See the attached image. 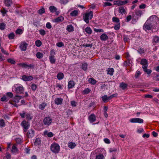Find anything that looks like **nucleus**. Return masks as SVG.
Masks as SVG:
<instances>
[{
    "label": "nucleus",
    "instance_id": "obj_57",
    "mask_svg": "<svg viewBox=\"0 0 159 159\" xmlns=\"http://www.w3.org/2000/svg\"><path fill=\"white\" fill-rule=\"evenodd\" d=\"M22 30L20 29H17L16 31V33L17 34H20L22 33Z\"/></svg>",
    "mask_w": 159,
    "mask_h": 159
},
{
    "label": "nucleus",
    "instance_id": "obj_56",
    "mask_svg": "<svg viewBox=\"0 0 159 159\" xmlns=\"http://www.w3.org/2000/svg\"><path fill=\"white\" fill-rule=\"evenodd\" d=\"M112 20L113 22L116 23H119L120 21L119 19L118 18L115 17H113L112 18Z\"/></svg>",
    "mask_w": 159,
    "mask_h": 159
},
{
    "label": "nucleus",
    "instance_id": "obj_40",
    "mask_svg": "<svg viewBox=\"0 0 159 159\" xmlns=\"http://www.w3.org/2000/svg\"><path fill=\"white\" fill-rule=\"evenodd\" d=\"M147 67H146V68H143V70L146 73L148 74L149 75L152 72V70L150 69H147Z\"/></svg>",
    "mask_w": 159,
    "mask_h": 159
},
{
    "label": "nucleus",
    "instance_id": "obj_34",
    "mask_svg": "<svg viewBox=\"0 0 159 159\" xmlns=\"http://www.w3.org/2000/svg\"><path fill=\"white\" fill-rule=\"evenodd\" d=\"M11 151L13 153H16L17 152L18 149L15 145L12 146Z\"/></svg>",
    "mask_w": 159,
    "mask_h": 159
},
{
    "label": "nucleus",
    "instance_id": "obj_43",
    "mask_svg": "<svg viewBox=\"0 0 159 159\" xmlns=\"http://www.w3.org/2000/svg\"><path fill=\"white\" fill-rule=\"evenodd\" d=\"M45 12V9L43 7L38 11V13L39 14H42L44 13Z\"/></svg>",
    "mask_w": 159,
    "mask_h": 159
},
{
    "label": "nucleus",
    "instance_id": "obj_22",
    "mask_svg": "<svg viewBox=\"0 0 159 159\" xmlns=\"http://www.w3.org/2000/svg\"><path fill=\"white\" fill-rule=\"evenodd\" d=\"M127 86V84L124 82H122L121 83H120V87L123 90L126 89Z\"/></svg>",
    "mask_w": 159,
    "mask_h": 159
},
{
    "label": "nucleus",
    "instance_id": "obj_3",
    "mask_svg": "<svg viewBox=\"0 0 159 159\" xmlns=\"http://www.w3.org/2000/svg\"><path fill=\"white\" fill-rule=\"evenodd\" d=\"M93 11H90L89 12H87L83 15V19L84 21L88 24L89 22V19H91L93 17Z\"/></svg>",
    "mask_w": 159,
    "mask_h": 159
},
{
    "label": "nucleus",
    "instance_id": "obj_36",
    "mask_svg": "<svg viewBox=\"0 0 159 159\" xmlns=\"http://www.w3.org/2000/svg\"><path fill=\"white\" fill-rule=\"evenodd\" d=\"M135 13L136 15L139 17H140L142 14V11L140 10H136Z\"/></svg>",
    "mask_w": 159,
    "mask_h": 159
},
{
    "label": "nucleus",
    "instance_id": "obj_59",
    "mask_svg": "<svg viewBox=\"0 0 159 159\" xmlns=\"http://www.w3.org/2000/svg\"><path fill=\"white\" fill-rule=\"evenodd\" d=\"M56 45L58 47H62L64 46V44L62 42H60L57 43L56 44Z\"/></svg>",
    "mask_w": 159,
    "mask_h": 159
},
{
    "label": "nucleus",
    "instance_id": "obj_23",
    "mask_svg": "<svg viewBox=\"0 0 159 159\" xmlns=\"http://www.w3.org/2000/svg\"><path fill=\"white\" fill-rule=\"evenodd\" d=\"M68 146L69 148L73 149L76 146V144L74 143L71 142L68 143Z\"/></svg>",
    "mask_w": 159,
    "mask_h": 159
},
{
    "label": "nucleus",
    "instance_id": "obj_12",
    "mask_svg": "<svg viewBox=\"0 0 159 159\" xmlns=\"http://www.w3.org/2000/svg\"><path fill=\"white\" fill-rule=\"evenodd\" d=\"M63 99L61 98H56L54 101L55 103L57 105H61L62 103Z\"/></svg>",
    "mask_w": 159,
    "mask_h": 159
},
{
    "label": "nucleus",
    "instance_id": "obj_45",
    "mask_svg": "<svg viewBox=\"0 0 159 159\" xmlns=\"http://www.w3.org/2000/svg\"><path fill=\"white\" fill-rule=\"evenodd\" d=\"M15 34L13 33H11L8 35V37L10 39H13L15 37Z\"/></svg>",
    "mask_w": 159,
    "mask_h": 159
},
{
    "label": "nucleus",
    "instance_id": "obj_21",
    "mask_svg": "<svg viewBox=\"0 0 159 159\" xmlns=\"http://www.w3.org/2000/svg\"><path fill=\"white\" fill-rule=\"evenodd\" d=\"M102 101L104 102H108L109 100H110V99H109V97H107V95H105L103 96H102Z\"/></svg>",
    "mask_w": 159,
    "mask_h": 159
},
{
    "label": "nucleus",
    "instance_id": "obj_49",
    "mask_svg": "<svg viewBox=\"0 0 159 159\" xmlns=\"http://www.w3.org/2000/svg\"><path fill=\"white\" fill-rule=\"evenodd\" d=\"M19 65L20 66L23 68H27L28 65L26 63H20Z\"/></svg>",
    "mask_w": 159,
    "mask_h": 159
},
{
    "label": "nucleus",
    "instance_id": "obj_5",
    "mask_svg": "<svg viewBox=\"0 0 159 159\" xmlns=\"http://www.w3.org/2000/svg\"><path fill=\"white\" fill-rule=\"evenodd\" d=\"M21 125L23 128V130L25 132L27 131L30 125L29 123L25 120H24L22 122Z\"/></svg>",
    "mask_w": 159,
    "mask_h": 159
},
{
    "label": "nucleus",
    "instance_id": "obj_31",
    "mask_svg": "<svg viewBox=\"0 0 159 159\" xmlns=\"http://www.w3.org/2000/svg\"><path fill=\"white\" fill-rule=\"evenodd\" d=\"M114 4L119 6L123 5V3L121 1L118 0L114 1Z\"/></svg>",
    "mask_w": 159,
    "mask_h": 159
},
{
    "label": "nucleus",
    "instance_id": "obj_17",
    "mask_svg": "<svg viewBox=\"0 0 159 159\" xmlns=\"http://www.w3.org/2000/svg\"><path fill=\"white\" fill-rule=\"evenodd\" d=\"M107 74L112 76L113 74V73L114 71V70L113 68H108L107 70Z\"/></svg>",
    "mask_w": 159,
    "mask_h": 159
},
{
    "label": "nucleus",
    "instance_id": "obj_60",
    "mask_svg": "<svg viewBox=\"0 0 159 159\" xmlns=\"http://www.w3.org/2000/svg\"><path fill=\"white\" fill-rule=\"evenodd\" d=\"M69 1V0H60V2L61 4H66Z\"/></svg>",
    "mask_w": 159,
    "mask_h": 159
},
{
    "label": "nucleus",
    "instance_id": "obj_30",
    "mask_svg": "<svg viewBox=\"0 0 159 159\" xmlns=\"http://www.w3.org/2000/svg\"><path fill=\"white\" fill-rule=\"evenodd\" d=\"M46 106L47 103H45V102H43L39 105V109L42 110H43L45 108Z\"/></svg>",
    "mask_w": 159,
    "mask_h": 159
},
{
    "label": "nucleus",
    "instance_id": "obj_20",
    "mask_svg": "<svg viewBox=\"0 0 159 159\" xmlns=\"http://www.w3.org/2000/svg\"><path fill=\"white\" fill-rule=\"evenodd\" d=\"M159 42V37L157 36H155L153 37L152 43L153 44L155 43H158Z\"/></svg>",
    "mask_w": 159,
    "mask_h": 159
},
{
    "label": "nucleus",
    "instance_id": "obj_19",
    "mask_svg": "<svg viewBox=\"0 0 159 159\" xmlns=\"http://www.w3.org/2000/svg\"><path fill=\"white\" fill-rule=\"evenodd\" d=\"M64 18L63 17L61 16L58 17L54 19V21L56 23H59L60 22H62L64 20Z\"/></svg>",
    "mask_w": 159,
    "mask_h": 159
},
{
    "label": "nucleus",
    "instance_id": "obj_53",
    "mask_svg": "<svg viewBox=\"0 0 159 159\" xmlns=\"http://www.w3.org/2000/svg\"><path fill=\"white\" fill-rule=\"evenodd\" d=\"M39 32L40 34L42 36L46 34L45 31L43 29L39 30Z\"/></svg>",
    "mask_w": 159,
    "mask_h": 159
},
{
    "label": "nucleus",
    "instance_id": "obj_64",
    "mask_svg": "<svg viewBox=\"0 0 159 159\" xmlns=\"http://www.w3.org/2000/svg\"><path fill=\"white\" fill-rule=\"evenodd\" d=\"M120 28V23H118L114 27V29L116 30H117L119 29Z\"/></svg>",
    "mask_w": 159,
    "mask_h": 159
},
{
    "label": "nucleus",
    "instance_id": "obj_54",
    "mask_svg": "<svg viewBox=\"0 0 159 159\" xmlns=\"http://www.w3.org/2000/svg\"><path fill=\"white\" fill-rule=\"evenodd\" d=\"M93 46V43L91 44H84L83 45V46L84 47H89L90 48H92Z\"/></svg>",
    "mask_w": 159,
    "mask_h": 159
},
{
    "label": "nucleus",
    "instance_id": "obj_7",
    "mask_svg": "<svg viewBox=\"0 0 159 159\" xmlns=\"http://www.w3.org/2000/svg\"><path fill=\"white\" fill-rule=\"evenodd\" d=\"M129 121L131 123H142L143 122V120L142 119L139 118L131 119Z\"/></svg>",
    "mask_w": 159,
    "mask_h": 159
},
{
    "label": "nucleus",
    "instance_id": "obj_38",
    "mask_svg": "<svg viewBox=\"0 0 159 159\" xmlns=\"http://www.w3.org/2000/svg\"><path fill=\"white\" fill-rule=\"evenodd\" d=\"M43 54L41 52H38L36 53V57L37 58L40 59L43 57Z\"/></svg>",
    "mask_w": 159,
    "mask_h": 159
},
{
    "label": "nucleus",
    "instance_id": "obj_10",
    "mask_svg": "<svg viewBox=\"0 0 159 159\" xmlns=\"http://www.w3.org/2000/svg\"><path fill=\"white\" fill-rule=\"evenodd\" d=\"M140 64L142 65V68H146L148 66L147 61L145 59H143L141 60Z\"/></svg>",
    "mask_w": 159,
    "mask_h": 159
},
{
    "label": "nucleus",
    "instance_id": "obj_61",
    "mask_svg": "<svg viewBox=\"0 0 159 159\" xmlns=\"http://www.w3.org/2000/svg\"><path fill=\"white\" fill-rule=\"evenodd\" d=\"M6 95L8 98H12L13 97V94L11 92H8L7 93Z\"/></svg>",
    "mask_w": 159,
    "mask_h": 159
},
{
    "label": "nucleus",
    "instance_id": "obj_39",
    "mask_svg": "<svg viewBox=\"0 0 159 159\" xmlns=\"http://www.w3.org/2000/svg\"><path fill=\"white\" fill-rule=\"evenodd\" d=\"M90 89H89L87 88L83 91L82 93L83 94H87L90 92Z\"/></svg>",
    "mask_w": 159,
    "mask_h": 159
},
{
    "label": "nucleus",
    "instance_id": "obj_9",
    "mask_svg": "<svg viewBox=\"0 0 159 159\" xmlns=\"http://www.w3.org/2000/svg\"><path fill=\"white\" fill-rule=\"evenodd\" d=\"M28 45L25 42L22 43L20 46V48L22 51H25Z\"/></svg>",
    "mask_w": 159,
    "mask_h": 159
},
{
    "label": "nucleus",
    "instance_id": "obj_13",
    "mask_svg": "<svg viewBox=\"0 0 159 159\" xmlns=\"http://www.w3.org/2000/svg\"><path fill=\"white\" fill-rule=\"evenodd\" d=\"M4 3L6 6L9 7L12 4L13 2L12 0H4Z\"/></svg>",
    "mask_w": 159,
    "mask_h": 159
},
{
    "label": "nucleus",
    "instance_id": "obj_52",
    "mask_svg": "<svg viewBox=\"0 0 159 159\" xmlns=\"http://www.w3.org/2000/svg\"><path fill=\"white\" fill-rule=\"evenodd\" d=\"M7 61L9 63H11L12 64H15L16 63L15 61L13 59L9 58L7 59Z\"/></svg>",
    "mask_w": 159,
    "mask_h": 159
},
{
    "label": "nucleus",
    "instance_id": "obj_18",
    "mask_svg": "<svg viewBox=\"0 0 159 159\" xmlns=\"http://www.w3.org/2000/svg\"><path fill=\"white\" fill-rule=\"evenodd\" d=\"M68 84V88L70 89L72 88L75 86V83L73 80H70L69 81Z\"/></svg>",
    "mask_w": 159,
    "mask_h": 159
},
{
    "label": "nucleus",
    "instance_id": "obj_42",
    "mask_svg": "<svg viewBox=\"0 0 159 159\" xmlns=\"http://www.w3.org/2000/svg\"><path fill=\"white\" fill-rule=\"evenodd\" d=\"M42 42L39 40H38L35 41V45L37 47H40L42 45Z\"/></svg>",
    "mask_w": 159,
    "mask_h": 159
},
{
    "label": "nucleus",
    "instance_id": "obj_33",
    "mask_svg": "<svg viewBox=\"0 0 159 159\" xmlns=\"http://www.w3.org/2000/svg\"><path fill=\"white\" fill-rule=\"evenodd\" d=\"M49 60L50 62L52 64H54L55 63L56 60L54 58V56H49Z\"/></svg>",
    "mask_w": 159,
    "mask_h": 159
},
{
    "label": "nucleus",
    "instance_id": "obj_51",
    "mask_svg": "<svg viewBox=\"0 0 159 159\" xmlns=\"http://www.w3.org/2000/svg\"><path fill=\"white\" fill-rule=\"evenodd\" d=\"M0 48L1 50V51L4 54L7 55H9V53L7 52L2 47H0Z\"/></svg>",
    "mask_w": 159,
    "mask_h": 159
},
{
    "label": "nucleus",
    "instance_id": "obj_16",
    "mask_svg": "<svg viewBox=\"0 0 159 159\" xmlns=\"http://www.w3.org/2000/svg\"><path fill=\"white\" fill-rule=\"evenodd\" d=\"M34 131L31 129L29 130L28 131L27 136L29 138H32L34 136Z\"/></svg>",
    "mask_w": 159,
    "mask_h": 159
},
{
    "label": "nucleus",
    "instance_id": "obj_14",
    "mask_svg": "<svg viewBox=\"0 0 159 159\" xmlns=\"http://www.w3.org/2000/svg\"><path fill=\"white\" fill-rule=\"evenodd\" d=\"M49 10L52 13L56 12L57 15H58L59 14V12L57 11V8L53 6H50L49 7Z\"/></svg>",
    "mask_w": 159,
    "mask_h": 159
},
{
    "label": "nucleus",
    "instance_id": "obj_26",
    "mask_svg": "<svg viewBox=\"0 0 159 159\" xmlns=\"http://www.w3.org/2000/svg\"><path fill=\"white\" fill-rule=\"evenodd\" d=\"M119 13L121 14H125L126 12L124 8L123 7H119Z\"/></svg>",
    "mask_w": 159,
    "mask_h": 159
},
{
    "label": "nucleus",
    "instance_id": "obj_1",
    "mask_svg": "<svg viewBox=\"0 0 159 159\" xmlns=\"http://www.w3.org/2000/svg\"><path fill=\"white\" fill-rule=\"evenodd\" d=\"M158 18L156 16H152L146 21L143 28L145 30H150L156 26Z\"/></svg>",
    "mask_w": 159,
    "mask_h": 159
},
{
    "label": "nucleus",
    "instance_id": "obj_50",
    "mask_svg": "<svg viewBox=\"0 0 159 159\" xmlns=\"http://www.w3.org/2000/svg\"><path fill=\"white\" fill-rule=\"evenodd\" d=\"M94 31L96 32H103L104 30L103 29H97L96 28H94Z\"/></svg>",
    "mask_w": 159,
    "mask_h": 159
},
{
    "label": "nucleus",
    "instance_id": "obj_24",
    "mask_svg": "<svg viewBox=\"0 0 159 159\" xmlns=\"http://www.w3.org/2000/svg\"><path fill=\"white\" fill-rule=\"evenodd\" d=\"M9 98L7 97L5 95H4L1 98V101L4 102H7L9 100Z\"/></svg>",
    "mask_w": 159,
    "mask_h": 159
},
{
    "label": "nucleus",
    "instance_id": "obj_41",
    "mask_svg": "<svg viewBox=\"0 0 159 159\" xmlns=\"http://www.w3.org/2000/svg\"><path fill=\"white\" fill-rule=\"evenodd\" d=\"M88 65L86 63H84L82 64V69L85 71L87 69Z\"/></svg>",
    "mask_w": 159,
    "mask_h": 159
},
{
    "label": "nucleus",
    "instance_id": "obj_28",
    "mask_svg": "<svg viewBox=\"0 0 159 159\" xmlns=\"http://www.w3.org/2000/svg\"><path fill=\"white\" fill-rule=\"evenodd\" d=\"M41 141L40 139L36 138L35 141L34 142V143L36 146L39 145L41 143Z\"/></svg>",
    "mask_w": 159,
    "mask_h": 159
},
{
    "label": "nucleus",
    "instance_id": "obj_4",
    "mask_svg": "<svg viewBox=\"0 0 159 159\" xmlns=\"http://www.w3.org/2000/svg\"><path fill=\"white\" fill-rule=\"evenodd\" d=\"M52 120L49 116L44 118L43 120V122L45 125L49 126L52 122Z\"/></svg>",
    "mask_w": 159,
    "mask_h": 159
},
{
    "label": "nucleus",
    "instance_id": "obj_55",
    "mask_svg": "<svg viewBox=\"0 0 159 159\" xmlns=\"http://www.w3.org/2000/svg\"><path fill=\"white\" fill-rule=\"evenodd\" d=\"M37 88V85L34 84H33L31 85V88L33 91H35Z\"/></svg>",
    "mask_w": 159,
    "mask_h": 159
},
{
    "label": "nucleus",
    "instance_id": "obj_27",
    "mask_svg": "<svg viewBox=\"0 0 159 159\" xmlns=\"http://www.w3.org/2000/svg\"><path fill=\"white\" fill-rule=\"evenodd\" d=\"M66 30L69 32H71L74 30V28L72 25H70L67 26Z\"/></svg>",
    "mask_w": 159,
    "mask_h": 159
},
{
    "label": "nucleus",
    "instance_id": "obj_48",
    "mask_svg": "<svg viewBox=\"0 0 159 159\" xmlns=\"http://www.w3.org/2000/svg\"><path fill=\"white\" fill-rule=\"evenodd\" d=\"M5 125V123L4 120L2 119L0 120V127H2Z\"/></svg>",
    "mask_w": 159,
    "mask_h": 159
},
{
    "label": "nucleus",
    "instance_id": "obj_6",
    "mask_svg": "<svg viewBox=\"0 0 159 159\" xmlns=\"http://www.w3.org/2000/svg\"><path fill=\"white\" fill-rule=\"evenodd\" d=\"M24 88L22 86L20 85L16 88L15 91L16 93L21 94L23 93Z\"/></svg>",
    "mask_w": 159,
    "mask_h": 159
},
{
    "label": "nucleus",
    "instance_id": "obj_63",
    "mask_svg": "<svg viewBox=\"0 0 159 159\" xmlns=\"http://www.w3.org/2000/svg\"><path fill=\"white\" fill-rule=\"evenodd\" d=\"M46 26L48 29H50L52 27V25L50 22H47L46 24Z\"/></svg>",
    "mask_w": 159,
    "mask_h": 159
},
{
    "label": "nucleus",
    "instance_id": "obj_8",
    "mask_svg": "<svg viewBox=\"0 0 159 159\" xmlns=\"http://www.w3.org/2000/svg\"><path fill=\"white\" fill-rule=\"evenodd\" d=\"M22 80L25 81H31L33 79V78L32 76L23 75L22 76Z\"/></svg>",
    "mask_w": 159,
    "mask_h": 159
},
{
    "label": "nucleus",
    "instance_id": "obj_15",
    "mask_svg": "<svg viewBox=\"0 0 159 159\" xmlns=\"http://www.w3.org/2000/svg\"><path fill=\"white\" fill-rule=\"evenodd\" d=\"M100 39L102 41H106L108 39V37L105 34L103 33L100 36Z\"/></svg>",
    "mask_w": 159,
    "mask_h": 159
},
{
    "label": "nucleus",
    "instance_id": "obj_44",
    "mask_svg": "<svg viewBox=\"0 0 159 159\" xmlns=\"http://www.w3.org/2000/svg\"><path fill=\"white\" fill-rule=\"evenodd\" d=\"M104 156L102 154H100L96 156V159H103Z\"/></svg>",
    "mask_w": 159,
    "mask_h": 159
},
{
    "label": "nucleus",
    "instance_id": "obj_32",
    "mask_svg": "<svg viewBox=\"0 0 159 159\" xmlns=\"http://www.w3.org/2000/svg\"><path fill=\"white\" fill-rule=\"evenodd\" d=\"M78 13V12L77 11L74 10L70 13V15L71 16H76L77 15Z\"/></svg>",
    "mask_w": 159,
    "mask_h": 159
},
{
    "label": "nucleus",
    "instance_id": "obj_25",
    "mask_svg": "<svg viewBox=\"0 0 159 159\" xmlns=\"http://www.w3.org/2000/svg\"><path fill=\"white\" fill-rule=\"evenodd\" d=\"M64 74L62 73H59L57 75V78L59 80H61L63 79L64 78Z\"/></svg>",
    "mask_w": 159,
    "mask_h": 159
},
{
    "label": "nucleus",
    "instance_id": "obj_29",
    "mask_svg": "<svg viewBox=\"0 0 159 159\" xmlns=\"http://www.w3.org/2000/svg\"><path fill=\"white\" fill-rule=\"evenodd\" d=\"M85 30L86 33L89 34H90L92 32V31L90 27H87Z\"/></svg>",
    "mask_w": 159,
    "mask_h": 159
},
{
    "label": "nucleus",
    "instance_id": "obj_11",
    "mask_svg": "<svg viewBox=\"0 0 159 159\" xmlns=\"http://www.w3.org/2000/svg\"><path fill=\"white\" fill-rule=\"evenodd\" d=\"M88 119L90 122L91 123L95 122L96 120V116L94 114H91L89 116Z\"/></svg>",
    "mask_w": 159,
    "mask_h": 159
},
{
    "label": "nucleus",
    "instance_id": "obj_47",
    "mask_svg": "<svg viewBox=\"0 0 159 159\" xmlns=\"http://www.w3.org/2000/svg\"><path fill=\"white\" fill-rule=\"evenodd\" d=\"M141 73L140 71L137 70L135 75L134 77L135 78H138L141 75Z\"/></svg>",
    "mask_w": 159,
    "mask_h": 159
},
{
    "label": "nucleus",
    "instance_id": "obj_62",
    "mask_svg": "<svg viewBox=\"0 0 159 159\" xmlns=\"http://www.w3.org/2000/svg\"><path fill=\"white\" fill-rule=\"evenodd\" d=\"M112 5V4L109 2H105L104 3L103 5V7H105L108 6H111Z\"/></svg>",
    "mask_w": 159,
    "mask_h": 159
},
{
    "label": "nucleus",
    "instance_id": "obj_46",
    "mask_svg": "<svg viewBox=\"0 0 159 159\" xmlns=\"http://www.w3.org/2000/svg\"><path fill=\"white\" fill-rule=\"evenodd\" d=\"M6 24L4 23H0V29L3 30L5 29Z\"/></svg>",
    "mask_w": 159,
    "mask_h": 159
},
{
    "label": "nucleus",
    "instance_id": "obj_35",
    "mask_svg": "<svg viewBox=\"0 0 159 159\" xmlns=\"http://www.w3.org/2000/svg\"><path fill=\"white\" fill-rule=\"evenodd\" d=\"M25 117L26 119L28 120H30L33 118L32 116H31L30 114L29 113H27L26 114Z\"/></svg>",
    "mask_w": 159,
    "mask_h": 159
},
{
    "label": "nucleus",
    "instance_id": "obj_58",
    "mask_svg": "<svg viewBox=\"0 0 159 159\" xmlns=\"http://www.w3.org/2000/svg\"><path fill=\"white\" fill-rule=\"evenodd\" d=\"M131 61L129 60L125 61L124 63V65L126 66H127L131 64Z\"/></svg>",
    "mask_w": 159,
    "mask_h": 159
},
{
    "label": "nucleus",
    "instance_id": "obj_37",
    "mask_svg": "<svg viewBox=\"0 0 159 159\" xmlns=\"http://www.w3.org/2000/svg\"><path fill=\"white\" fill-rule=\"evenodd\" d=\"M89 83L93 84H94L96 83V81L93 78H90L89 79Z\"/></svg>",
    "mask_w": 159,
    "mask_h": 159
},
{
    "label": "nucleus",
    "instance_id": "obj_2",
    "mask_svg": "<svg viewBox=\"0 0 159 159\" xmlns=\"http://www.w3.org/2000/svg\"><path fill=\"white\" fill-rule=\"evenodd\" d=\"M50 148L51 151L52 152L57 153L60 151V147L57 143H54L51 144L50 147Z\"/></svg>",
    "mask_w": 159,
    "mask_h": 159
}]
</instances>
